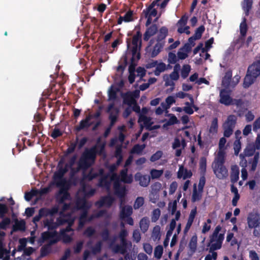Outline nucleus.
Instances as JSON below:
<instances>
[{"instance_id": "09e8293b", "label": "nucleus", "mask_w": 260, "mask_h": 260, "mask_svg": "<svg viewBox=\"0 0 260 260\" xmlns=\"http://www.w3.org/2000/svg\"><path fill=\"white\" fill-rule=\"evenodd\" d=\"M3 220L0 222V229L6 230L11 223V219L9 217H4Z\"/></svg>"}, {"instance_id": "4be33fe9", "label": "nucleus", "mask_w": 260, "mask_h": 260, "mask_svg": "<svg viewBox=\"0 0 260 260\" xmlns=\"http://www.w3.org/2000/svg\"><path fill=\"white\" fill-rule=\"evenodd\" d=\"M168 34V29L166 26H162L159 30L158 33L156 38V41L157 42H164V40Z\"/></svg>"}, {"instance_id": "7ed1b4c3", "label": "nucleus", "mask_w": 260, "mask_h": 260, "mask_svg": "<svg viewBox=\"0 0 260 260\" xmlns=\"http://www.w3.org/2000/svg\"><path fill=\"white\" fill-rule=\"evenodd\" d=\"M237 118L234 115H230L228 116L226 120L223 123L222 127L224 130L223 135L229 138L233 133L234 128L237 123Z\"/></svg>"}, {"instance_id": "dca6fc26", "label": "nucleus", "mask_w": 260, "mask_h": 260, "mask_svg": "<svg viewBox=\"0 0 260 260\" xmlns=\"http://www.w3.org/2000/svg\"><path fill=\"white\" fill-rule=\"evenodd\" d=\"M239 168L237 165H233L231 167V182L233 184L236 183L239 178Z\"/></svg>"}, {"instance_id": "4c0bfd02", "label": "nucleus", "mask_w": 260, "mask_h": 260, "mask_svg": "<svg viewBox=\"0 0 260 260\" xmlns=\"http://www.w3.org/2000/svg\"><path fill=\"white\" fill-rule=\"evenodd\" d=\"M151 119L149 117H147L144 114H140L139 118V122H143L144 124L146 126H149L152 124L151 122Z\"/></svg>"}, {"instance_id": "39448f33", "label": "nucleus", "mask_w": 260, "mask_h": 260, "mask_svg": "<svg viewBox=\"0 0 260 260\" xmlns=\"http://www.w3.org/2000/svg\"><path fill=\"white\" fill-rule=\"evenodd\" d=\"M113 189L115 194L119 198L121 205L122 204L127 192L126 187L121 186L119 181H115L113 184Z\"/></svg>"}, {"instance_id": "5701e85b", "label": "nucleus", "mask_w": 260, "mask_h": 260, "mask_svg": "<svg viewBox=\"0 0 260 260\" xmlns=\"http://www.w3.org/2000/svg\"><path fill=\"white\" fill-rule=\"evenodd\" d=\"M164 42H157L153 46L152 51L150 53V57L154 58L156 57L162 50L164 46Z\"/></svg>"}, {"instance_id": "412c9836", "label": "nucleus", "mask_w": 260, "mask_h": 260, "mask_svg": "<svg viewBox=\"0 0 260 260\" xmlns=\"http://www.w3.org/2000/svg\"><path fill=\"white\" fill-rule=\"evenodd\" d=\"M138 178L139 184L141 186L147 187L150 181V177L147 175H141L140 173H137L136 175V178Z\"/></svg>"}, {"instance_id": "0eeeda50", "label": "nucleus", "mask_w": 260, "mask_h": 260, "mask_svg": "<svg viewBox=\"0 0 260 260\" xmlns=\"http://www.w3.org/2000/svg\"><path fill=\"white\" fill-rule=\"evenodd\" d=\"M57 186L60 187L58 194H62L61 197L59 199V204H63L66 200H70L71 196L70 193L68 191L69 188V184L67 183L66 185H63V186Z\"/></svg>"}, {"instance_id": "3c124183", "label": "nucleus", "mask_w": 260, "mask_h": 260, "mask_svg": "<svg viewBox=\"0 0 260 260\" xmlns=\"http://www.w3.org/2000/svg\"><path fill=\"white\" fill-rule=\"evenodd\" d=\"M19 245L18 246L17 250L18 251H24L26 248L27 240L26 238H23L19 239Z\"/></svg>"}, {"instance_id": "ddd939ff", "label": "nucleus", "mask_w": 260, "mask_h": 260, "mask_svg": "<svg viewBox=\"0 0 260 260\" xmlns=\"http://www.w3.org/2000/svg\"><path fill=\"white\" fill-rule=\"evenodd\" d=\"M58 241V239H52L49 241L48 244L42 247L40 250L41 256L45 257L47 256L50 252V246L54 244H56Z\"/></svg>"}, {"instance_id": "338daca9", "label": "nucleus", "mask_w": 260, "mask_h": 260, "mask_svg": "<svg viewBox=\"0 0 260 260\" xmlns=\"http://www.w3.org/2000/svg\"><path fill=\"white\" fill-rule=\"evenodd\" d=\"M162 152L160 150L157 151L151 156L150 160L152 162H154L158 160L162 155Z\"/></svg>"}, {"instance_id": "6e6d98bb", "label": "nucleus", "mask_w": 260, "mask_h": 260, "mask_svg": "<svg viewBox=\"0 0 260 260\" xmlns=\"http://www.w3.org/2000/svg\"><path fill=\"white\" fill-rule=\"evenodd\" d=\"M241 148V143L240 139H236L234 143V153L236 155H238Z\"/></svg>"}, {"instance_id": "6e6552de", "label": "nucleus", "mask_w": 260, "mask_h": 260, "mask_svg": "<svg viewBox=\"0 0 260 260\" xmlns=\"http://www.w3.org/2000/svg\"><path fill=\"white\" fill-rule=\"evenodd\" d=\"M114 201V198L111 196L108 195L101 197L99 200L95 202V205L99 208H101L104 206L110 207L111 206Z\"/></svg>"}, {"instance_id": "052dcab7", "label": "nucleus", "mask_w": 260, "mask_h": 260, "mask_svg": "<svg viewBox=\"0 0 260 260\" xmlns=\"http://www.w3.org/2000/svg\"><path fill=\"white\" fill-rule=\"evenodd\" d=\"M95 233V229L92 226H88L84 231L83 234L86 237L90 238Z\"/></svg>"}, {"instance_id": "423d86ee", "label": "nucleus", "mask_w": 260, "mask_h": 260, "mask_svg": "<svg viewBox=\"0 0 260 260\" xmlns=\"http://www.w3.org/2000/svg\"><path fill=\"white\" fill-rule=\"evenodd\" d=\"M213 171L216 177L219 179H224L228 176V171L224 164L214 165Z\"/></svg>"}, {"instance_id": "f8f14e48", "label": "nucleus", "mask_w": 260, "mask_h": 260, "mask_svg": "<svg viewBox=\"0 0 260 260\" xmlns=\"http://www.w3.org/2000/svg\"><path fill=\"white\" fill-rule=\"evenodd\" d=\"M41 239L42 242L47 240L50 241L54 239H58L59 241L60 239L59 235H58V233L56 231H54L53 232L46 231L43 232L41 234Z\"/></svg>"}, {"instance_id": "20e7f679", "label": "nucleus", "mask_w": 260, "mask_h": 260, "mask_svg": "<svg viewBox=\"0 0 260 260\" xmlns=\"http://www.w3.org/2000/svg\"><path fill=\"white\" fill-rule=\"evenodd\" d=\"M68 170V164H66L64 167H60L58 170L54 173L53 180L56 186H63L68 183L66 179L63 177Z\"/></svg>"}, {"instance_id": "c756f323", "label": "nucleus", "mask_w": 260, "mask_h": 260, "mask_svg": "<svg viewBox=\"0 0 260 260\" xmlns=\"http://www.w3.org/2000/svg\"><path fill=\"white\" fill-rule=\"evenodd\" d=\"M149 223V220L147 217H144L141 219L140 221V228L143 233H145L148 230Z\"/></svg>"}, {"instance_id": "cd10ccee", "label": "nucleus", "mask_w": 260, "mask_h": 260, "mask_svg": "<svg viewBox=\"0 0 260 260\" xmlns=\"http://www.w3.org/2000/svg\"><path fill=\"white\" fill-rule=\"evenodd\" d=\"M44 225L45 227H47L49 230H53L56 229L59 225L58 222H54L53 219H46L44 220Z\"/></svg>"}, {"instance_id": "37998d69", "label": "nucleus", "mask_w": 260, "mask_h": 260, "mask_svg": "<svg viewBox=\"0 0 260 260\" xmlns=\"http://www.w3.org/2000/svg\"><path fill=\"white\" fill-rule=\"evenodd\" d=\"M191 67L189 64H184L183 66L181 71V76L183 79L186 78L190 71Z\"/></svg>"}, {"instance_id": "0e129e2a", "label": "nucleus", "mask_w": 260, "mask_h": 260, "mask_svg": "<svg viewBox=\"0 0 260 260\" xmlns=\"http://www.w3.org/2000/svg\"><path fill=\"white\" fill-rule=\"evenodd\" d=\"M133 11L129 10L127 11L124 16H122L124 21L125 22H128L133 20Z\"/></svg>"}, {"instance_id": "680f3d73", "label": "nucleus", "mask_w": 260, "mask_h": 260, "mask_svg": "<svg viewBox=\"0 0 260 260\" xmlns=\"http://www.w3.org/2000/svg\"><path fill=\"white\" fill-rule=\"evenodd\" d=\"M144 203V199L143 197H138L134 203V208L135 209H139L141 207H142Z\"/></svg>"}, {"instance_id": "58836bf2", "label": "nucleus", "mask_w": 260, "mask_h": 260, "mask_svg": "<svg viewBox=\"0 0 260 260\" xmlns=\"http://www.w3.org/2000/svg\"><path fill=\"white\" fill-rule=\"evenodd\" d=\"M123 102L124 104H126L129 106L136 103L135 99H134L133 97L131 94L127 92L123 96Z\"/></svg>"}, {"instance_id": "f03ea898", "label": "nucleus", "mask_w": 260, "mask_h": 260, "mask_svg": "<svg viewBox=\"0 0 260 260\" xmlns=\"http://www.w3.org/2000/svg\"><path fill=\"white\" fill-rule=\"evenodd\" d=\"M142 34L140 30L137 31L136 34L133 37L131 47V39H126L127 48L129 49L133 56H136L137 60L141 57L140 50L142 47Z\"/></svg>"}, {"instance_id": "bb28decb", "label": "nucleus", "mask_w": 260, "mask_h": 260, "mask_svg": "<svg viewBox=\"0 0 260 260\" xmlns=\"http://www.w3.org/2000/svg\"><path fill=\"white\" fill-rule=\"evenodd\" d=\"M121 180L125 183H131L133 181V178L131 176L127 175V170L126 169H123L120 173Z\"/></svg>"}, {"instance_id": "bf43d9fd", "label": "nucleus", "mask_w": 260, "mask_h": 260, "mask_svg": "<svg viewBox=\"0 0 260 260\" xmlns=\"http://www.w3.org/2000/svg\"><path fill=\"white\" fill-rule=\"evenodd\" d=\"M136 56H133L131 59V63L128 67V72L131 73H135L136 66L137 63L135 62V59Z\"/></svg>"}, {"instance_id": "1a4fd4ad", "label": "nucleus", "mask_w": 260, "mask_h": 260, "mask_svg": "<svg viewBox=\"0 0 260 260\" xmlns=\"http://www.w3.org/2000/svg\"><path fill=\"white\" fill-rule=\"evenodd\" d=\"M219 102L225 106H230L233 104V99L230 96V93L228 90L223 89L220 91Z\"/></svg>"}, {"instance_id": "a211bd4d", "label": "nucleus", "mask_w": 260, "mask_h": 260, "mask_svg": "<svg viewBox=\"0 0 260 260\" xmlns=\"http://www.w3.org/2000/svg\"><path fill=\"white\" fill-rule=\"evenodd\" d=\"M133 213V208L131 206H125L122 208L120 212V218L124 220L126 217L130 216Z\"/></svg>"}, {"instance_id": "5fc2aeb1", "label": "nucleus", "mask_w": 260, "mask_h": 260, "mask_svg": "<svg viewBox=\"0 0 260 260\" xmlns=\"http://www.w3.org/2000/svg\"><path fill=\"white\" fill-rule=\"evenodd\" d=\"M152 236L155 240H159L160 238V228L159 225H156L153 228Z\"/></svg>"}, {"instance_id": "e2e57ef3", "label": "nucleus", "mask_w": 260, "mask_h": 260, "mask_svg": "<svg viewBox=\"0 0 260 260\" xmlns=\"http://www.w3.org/2000/svg\"><path fill=\"white\" fill-rule=\"evenodd\" d=\"M216 243H211L209 246H210V252H212L216 250H218L221 248L222 244L217 241H215Z\"/></svg>"}, {"instance_id": "9b49d317", "label": "nucleus", "mask_w": 260, "mask_h": 260, "mask_svg": "<svg viewBox=\"0 0 260 260\" xmlns=\"http://www.w3.org/2000/svg\"><path fill=\"white\" fill-rule=\"evenodd\" d=\"M158 31V27L156 24H153L148 27L144 34L143 39L148 41L150 38Z\"/></svg>"}, {"instance_id": "4468645a", "label": "nucleus", "mask_w": 260, "mask_h": 260, "mask_svg": "<svg viewBox=\"0 0 260 260\" xmlns=\"http://www.w3.org/2000/svg\"><path fill=\"white\" fill-rule=\"evenodd\" d=\"M87 211L86 210L82 211L79 218L78 230L81 229L84 226L86 221H90L93 219V216H91L87 218Z\"/></svg>"}, {"instance_id": "69168bd1", "label": "nucleus", "mask_w": 260, "mask_h": 260, "mask_svg": "<svg viewBox=\"0 0 260 260\" xmlns=\"http://www.w3.org/2000/svg\"><path fill=\"white\" fill-rule=\"evenodd\" d=\"M8 212L7 206L5 204L0 203V218H3Z\"/></svg>"}, {"instance_id": "9d476101", "label": "nucleus", "mask_w": 260, "mask_h": 260, "mask_svg": "<svg viewBox=\"0 0 260 260\" xmlns=\"http://www.w3.org/2000/svg\"><path fill=\"white\" fill-rule=\"evenodd\" d=\"M247 71L257 77L260 75V54L258 59L248 67Z\"/></svg>"}, {"instance_id": "f704fd0d", "label": "nucleus", "mask_w": 260, "mask_h": 260, "mask_svg": "<svg viewBox=\"0 0 260 260\" xmlns=\"http://www.w3.org/2000/svg\"><path fill=\"white\" fill-rule=\"evenodd\" d=\"M259 158V152H257L254 154L253 158H251L248 160L249 164L251 165V171H254L256 170L257 165Z\"/></svg>"}, {"instance_id": "49530a36", "label": "nucleus", "mask_w": 260, "mask_h": 260, "mask_svg": "<svg viewBox=\"0 0 260 260\" xmlns=\"http://www.w3.org/2000/svg\"><path fill=\"white\" fill-rule=\"evenodd\" d=\"M163 170L152 169L150 171L151 177L152 179L159 178L163 174Z\"/></svg>"}, {"instance_id": "f257e3e1", "label": "nucleus", "mask_w": 260, "mask_h": 260, "mask_svg": "<svg viewBox=\"0 0 260 260\" xmlns=\"http://www.w3.org/2000/svg\"><path fill=\"white\" fill-rule=\"evenodd\" d=\"M95 161V154L92 149L86 148L82 154L78 162L77 168H71V174L74 175L80 170H85L88 169Z\"/></svg>"}, {"instance_id": "8fccbe9b", "label": "nucleus", "mask_w": 260, "mask_h": 260, "mask_svg": "<svg viewBox=\"0 0 260 260\" xmlns=\"http://www.w3.org/2000/svg\"><path fill=\"white\" fill-rule=\"evenodd\" d=\"M102 241H100L97 242L91 248L92 253L94 254L100 253L102 250Z\"/></svg>"}, {"instance_id": "e433bc0d", "label": "nucleus", "mask_w": 260, "mask_h": 260, "mask_svg": "<svg viewBox=\"0 0 260 260\" xmlns=\"http://www.w3.org/2000/svg\"><path fill=\"white\" fill-rule=\"evenodd\" d=\"M232 77V71H228L225 73L224 76L222 80V84L225 86H229L230 85Z\"/></svg>"}, {"instance_id": "603ef678", "label": "nucleus", "mask_w": 260, "mask_h": 260, "mask_svg": "<svg viewBox=\"0 0 260 260\" xmlns=\"http://www.w3.org/2000/svg\"><path fill=\"white\" fill-rule=\"evenodd\" d=\"M206 183V178L205 177V174H203V175H202L199 180V182L198 184V190L200 192H202L203 191V189L204 187V186Z\"/></svg>"}, {"instance_id": "7c9ffc66", "label": "nucleus", "mask_w": 260, "mask_h": 260, "mask_svg": "<svg viewBox=\"0 0 260 260\" xmlns=\"http://www.w3.org/2000/svg\"><path fill=\"white\" fill-rule=\"evenodd\" d=\"M105 143H102L101 144H99L98 143L97 145L90 148V149L93 148V150L95 154V158H96V154H99L100 155H102L105 153Z\"/></svg>"}, {"instance_id": "f3484780", "label": "nucleus", "mask_w": 260, "mask_h": 260, "mask_svg": "<svg viewBox=\"0 0 260 260\" xmlns=\"http://www.w3.org/2000/svg\"><path fill=\"white\" fill-rule=\"evenodd\" d=\"M257 77L252 74V73H248L247 72V74L244 79L243 82V86L245 88L249 87L251 84H252L255 80H256Z\"/></svg>"}, {"instance_id": "a878e982", "label": "nucleus", "mask_w": 260, "mask_h": 260, "mask_svg": "<svg viewBox=\"0 0 260 260\" xmlns=\"http://www.w3.org/2000/svg\"><path fill=\"white\" fill-rule=\"evenodd\" d=\"M225 153L224 150H219L217 155L215 158L214 165H222L225 162Z\"/></svg>"}, {"instance_id": "774afa93", "label": "nucleus", "mask_w": 260, "mask_h": 260, "mask_svg": "<svg viewBox=\"0 0 260 260\" xmlns=\"http://www.w3.org/2000/svg\"><path fill=\"white\" fill-rule=\"evenodd\" d=\"M114 250L116 253H120L122 254H125L126 252V248L119 244H117L115 246Z\"/></svg>"}, {"instance_id": "b1692460", "label": "nucleus", "mask_w": 260, "mask_h": 260, "mask_svg": "<svg viewBox=\"0 0 260 260\" xmlns=\"http://www.w3.org/2000/svg\"><path fill=\"white\" fill-rule=\"evenodd\" d=\"M103 174L104 170L102 169H100L99 172H94L92 171V170H91L87 175H84V178L88 181H90L100 176L103 175Z\"/></svg>"}, {"instance_id": "2f4dec72", "label": "nucleus", "mask_w": 260, "mask_h": 260, "mask_svg": "<svg viewBox=\"0 0 260 260\" xmlns=\"http://www.w3.org/2000/svg\"><path fill=\"white\" fill-rule=\"evenodd\" d=\"M101 178L99 180V185L101 187H105L109 188L110 185V182L108 180L109 177L108 175H104L101 176Z\"/></svg>"}, {"instance_id": "aec40b11", "label": "nucleus", "mask_w": 260, "mask_h": 260, "mask_svg": "<svg viewBox=\"0 0 260 260\" xmlns=\"http://www.w3.org/2000/svg\"><path fill=\"white\" fill-rule=\"evenodd\" d=\"M5 236V232L0 231V258H2L5 254L9 253V251L4 247V240Z\"/></svg>"}, {"instance_id": "c85d7f7f", "label": "nucleus", "mask_w": 260, "mask_h": 260, "mask_svg": "<svg viewBox=\"0 0 260 260\" xmlns=\"http://www.w3.org/2000/svg\"><path fill=\"white\" fill-rule=\"evenodd\" d=\"M92 124L93 122H88L84 119H82L80 121L79 124L76 126L75 130L76 131L79 132L81 130L88 128Z\"/></svg>"}, {"instance_id": "6ab92c4d", "label": "nucleus", "mask_w": 260, "mask_h": 260, "mask_svg": "<svg viewBox=\"0 0 260 260\" xmlns=\"http://www.w3.org/2000/svg\"><path fill=\"white\" fill-rule=\"evenodd\" d=\"M76 205L77 209L82 210V211L86 210L88 211V209L89 208V206L87 205L86 198L84 197L78 198L77 199Z\"/></svg>"}, {"instance_id": "393cba45", "label": "nucleus", "mask_w": 260, "mask_h": 260, "mask_svg": "<svg viewBox=\"0 0 260 260\" xmlns=\"http://www.w3.org/2000/svg\"><path fill=\"white\" fill-rule=\"evenodd\" d=\"M56 221L58 222V225H61L66 223L68 224L70 221L74 222V219L69 215H64L58 217Z\"/></svg>"}, {"instance_id": "2eb2a0df", "label": "nucleus", "mask_w": 260, "mask_h": 260, "mask_svg": "<svg viewBox=\"0 0 260 260\" xmlns=\"http://www.w3.org/2000/svg\"><path fill=\"white\" fill-rule=\"evenodd\" d=\"M26 229V223L24 220H21L19 221L16 219L15 221V224L13 225L11 234H12L14 232L18 231L24 232Z\"/></svg>"}, {"instance_id": "72a5a7b5", "label": "nucleus", "mask_w": 260, "mask_h": 260, "mask_svg": "<svg viewBox=\"0 0 260 260\" xmlns=\"http://www.w3.org/2000/svg\"><path fill=\"white\" fill-rule=\"evenodd\" d=\"M154 7H152L151 9H149L150 5L145 9L143 10V14H144L145 17H147V15H149L150 17H155L157 14V11L156 9L154 8Z\"/></svg>"}, {"instance_id": "ea45409f", "label": "nucleus", "mask_w": 260, "mask_h": 260, "mask_svg": "<svg viewBox=\"0 0 260 260\" xmlns=\"http://www.w3.org/2000/svg\"><path fill=\"white\" fill-rule=\"evenodd\" d=\"M202 192H198L197 189L196 185L194 184L193 185V192L192 194L191 200L192 202L199 201L202 198Z\"/></svg>"}, {"instance_id": "79ce46f5", "label": "nucleus", "mask_w": 260, "mask_h": 260, "mask_svg": "<svg viewBox=\"0 0 260 260\" xmlns=\"http://www.w3.org/2000/svg\"><path fill=\"white\" fill-rule=\"evenodd\" d=\"M145 147V144H136L133 146L132 149L131 150V153L140 154L142 153Z\"/></svg>"}, {"instance_id": "864d4df0", "label": "nucleus", "mask_w": 260, "mask_h": 260, "mask_svg": "<svg viewBox=\"0 0 260 260\" xmlns=\"http://www.w3.org/2000/svg\"><path fill=\"white\" fill-rule=\"evenodd\" d=\"M163 253V247L161 245H158L157 246L155 249L154 251V256L159 259L162 256Z\"/></svg>"}, {"instance_id": "c9c22d12", "label": "nucleus", "mask_w": 260, "mask_h": 260, "mask_svg": "<svg viewBox=\"0 0 260 260\" xmlns=\"http://www.w3.org/2000/svg\"><path fill=\"white\" fill-rule=\"evenodd\" d=\"M248 30V26L246 23V19L244 17L240 25V32L242 37L246 36Z\"/></svg>"}, {"instance_id": "13d9d810", "label": "nucleus", "mask_w": 260, "mask_h": 260, "mask_svg": "<svg viewBox=\"0 0 260 260\" xmlns=\"http://www.w3.org/2000/svg\"><path fill=\"white\" fill-rule=\"evenodd\" d=\"M104 241L110 240V232L107 228L104 229L100 234Z\"/></svg>"}, {"instance_id": "a18cd8bd", "label": "nucleus", "mask_w": 260, "mask_h": 260, "mask_svg": "<svg viewBox=\"0 0 260 260\" xmlns=\"http://www.w3.org/2000/svg\"><path fill=\"white\" fill-rule=\"evenodd\" d=\"M176 102L173 96H169L166 99V102L167 105L164 103H161V105L162 106L164 109H167L170 108V106Z\"/></svg>"}, {"instance_id": "473e14b6", "label": "nucleus", "mask_w": 260, "mask_h": 260, "mask_svg": "<svg viewBox=\"0 0 260 260\" xmlns=\"http://www.w3.org/2000/svg\"><path fill=\"white\" fill-rule=\"evenodd\" d=\"M197 236L196 235L193 236L189 242L188 246L191 253H194L197 247Z\"/></svg>"}, {"instance_id": "4d7b16f0", "label": "nucleus", "mask_w": 260, "mask_h": 260, "mask_svg": "<svg viewBox=\"0 0 260 260\" xmlns=\"http://www.w3.org/2000/svg\"><path fill=\"white\" fill-rule=\"evenodd\" d=\"M220 230L221 227L220 225H218L216 227L212 235L210 237V242L208 243L207 246H209L211 243H213L215 241V238L217 237L218 234H219V232L220 231Z\"/></svg>"}, {"instance_id": "c03bdc74", "label": "nucleus", "mask_w": 260, "mask_h": 260, "mask_svg": "<svg viewBox=\"0 0 260 260\" xmlns=\"http://www.w3.org/2000/svg\"><path fill=\"white\" fill-rule=\"evenodd\" d=\"M218 129V119L215 117L213 119L210 128L209 132L210 133H216Z\"/></svg>"}, {"instance_id": "de8ad7c7", "label": "nucleus", "mask_w": 260, "mask_h": 260, "mask_svg": "<svg viewBox=\"0 0 260 260\" xmlns=\"http://www.w3.org/2000/svg\"><path fill=\"white\" fill-rule=\"evenodd\" d=\"M205 28L204 25H201L197 28L195 31V33L193 36L197 39L199 40L201 38L202 34L204 32Z\"/></svg>"}, {"instance_id": "a19ab883", "label": "nucleus", "mask_w": 260, "mask_h": 260, "mask_svg": "<svg viewBox=\"0 0 260 260\" xmlns=\"http://www.w3.org/2000/svg\"><path fill=\"white\" fill-rule=\"evenodd\" d=\"M252 0H244L243 4V9L245 11L246 15H249V12L252 8Z\"/></svg>"}]
</instances>
